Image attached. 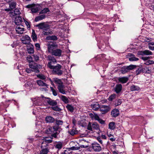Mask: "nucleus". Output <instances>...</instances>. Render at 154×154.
I'll return each instance as SVG.
<instances>
[{
    "instance_id": "nucleus-1",
    "label": "nucleus",
    "mask_w": 154,
    "mask_h": 154,
    "mask_svg": "<svg viewBox=\"0 0 154 154\" xmlns=\"http://www.w3.org/2000/svg\"><path fill=\"white\" fill-rule=\"evenodd\" d=\"M38 100H42L47 102L49 105L52 106H56L57 105V103L56 100H53L49 97L46 98L42 96L40 97H38Z\"/></svg>"
},
{
    "instance_id": "nucleus-2",
    "label": "nucleus",
    "mask_w": 154,
    "mask_h": 154,
    "mask_svg": "<svg viewBox=\"0 0 154 154\" xmlns=\"http://www.w3.org/2000/svg\"><path fill=\"white\" fill-rule=\"evenodd\" d=\"M89 115L92 120L97 121L99 123L102 125L105 124V121L100 119L97 114L90 113Z\"/></svg>"
},
{
    "instance_id": "nucleus-3",
    "label": "nucleus",
    "mask_w": 154,
    "mask_h": 154,
    "mask_svg": "<svg viewBox=\"0 0 154 154\" xmlns=\"http://www.w3.org/2000/svg\"><path fill=\"white\" fill-rule=\"evenodd\" d=\"M48 58L50 61L48 62L47 66L50 69H52L54 66L53 64L57 63V60L53 56H48Z\"/></svg>"
},
{
    "instance_id": "nucleus-4",
    "label": "nucleus",
    "mask_w": 154,
    "mask_h": 154,
    "mask_svg": "<svg viewBox=\"0 0 154 154\" xmlns=\"http://www.w3.org/2000/svg\"><path fill=\"white\" fill-rule=\"evenodd\" d=\"M61 66L59 64H57L55 66H54L52 69H53V72L55 74L58 75H61L63 74V71L60 70L61 68Z\"/></svg>"
},
{
    "instance_id": "nucleus-5",
    "label": "nucleus",
    "mask_w": 154,
    "mask_h": 154,
    "mask_svg": "<svg viewBox=\"0 0 154 154\" xmlns=\"http://www.w3.org/2000/svg\"><path fill=\"white\" fill-rule=\"evenodd\" d=\"M26 7L28 8H30L31 11L32 13L37 12L40 9V7L39 6L35 5L34 4L27 5L26 6Z\"/></svg>"
},
{
    "instance_id": "nucleus-6",
    "label": "nucleus",
    "mask_w": 154,
    "mask_h": 154,
    "mask_svg": "<svg viewBox=\"0 0 154 154\" xmlns=\"http://www.w3.org/2000/svg\"><path fill=\"white\" fill-rule=\"evenodd\" d=\"M91 146L94 151L99 152L102 149V147L97 142H94L92 143Z\"/></svg>"
},
{
    "instance_id": "nucleus-7",
    "label": "nucleus",
    "mask_w": 154,
    "mask_h": 154,
    "mask_svg": "<svg viewBox=\"0 0 154 154\" xmlns=\"http://www.w3.org/2000/svg\"><path fill=\"white\" fill-rule=\"evenodd\" d=\"M57 47V45L54 43H50L48 45V52L52 53L54 51V49Z\"/></svg>"
},
{
    "instance_id": "nucleus-8",
    "label": "nucleus",
    "mask_w": 154,
    "mask_h": 154,
    "mask_svg": "<svg viewBox=\"0 0 154 154\" xmlns=\"http://www.w3.org/2000/svg\"><path fill=\"white\" fill-rule=\"evenodd\" d=\"M21 41L23 44L29 45L31 41V39L28 35H26L22 38Z\"/></svg>"
},
{
    "instance_id": "nucleus-9",
    "label": "nucleus",
    "mask_w": 154,
    "mask_h": 154,
    "mask_svg": "<svg viewBox=\"0 0 154 154\" xmlns=\"http://www.w3.org/2000/svg\"><path fill=\"white\" fill-rule=\"evenodd\" d=\"M38 66H40V65H39L35 66L32 64L30 63L29 64V67L31 69L32 72L36 73H39V71L38 69Z\"/></svg>"
},
{
    "instance_id": "nucleus-10",
    "label": "nucleus",
    "mask_w": 154,
    "mask_h": 154,
    "mask_svg": "<svg viewBox=\"0 0 154 154\" xmlns=\"http://www.w3.org/2000/svg\"><path fill=\"white\" fill-rule=\"evenodd\" d=\"M138 54L139 55H152V53L148 50H145L143 51H140L138 52Z\"/></svg>"
},
{
    "instance_id": "nucleus-11",
    "label": "nucleus",
    "mask_w": 154,
    "mask_h": 154,
    "mask_svg": "<svg viewBox=\"0 0 154 154\" xmlns=\"http://www.w3.org/2000/svg\"><path fill=\"white\" fill-rule=\"evenodd\" d=\"M100 110L102 114L106 113L109 110V107L107 106L103 105L100 107Z\"/></svg>"
},
{
    "instance_id": "nucleus-12",
    "label": "nucleus",
    "mask_w": 154,
    "mask_h": 154,
    "mask_svg": "<svg viewBox=\"0 0 154 154\" xmlns=\"http://www.w3.org/2000/svg\"><path fill=\"white\" fill-rule=\"evenodd\" d=\"M59 128V126L57 125H55L53 127H50L48 130L49 131L48 133H53L57 131Z\"/></svg>"
},
{
    "instance_id": "nucleus-13",
    "label": "nucleus",
    "mask_w": 154,
    "mask_h": 154,
    "mask_svg": "<svg viewBox=\"0 0 154 154\" xmlns=\"http://www.w3.org/2000/svg\"><path fill=\"white\" fill-rule=\"evenodd\" d=\"M62 52V51L60 49H56L54 50L51 54L55 56L60 57L61 56Z\"/></svg>"
},
{
    "instance_id": "nucleus-14",
    "label": "nucleus",
    "mask_w": 154,
    "mask_h": 154,
    "mask_svg": "<svg viewBox=\"0 0 154 154\" xmlns=\"http://www.w3.org/2000/svg\"><path fill=\"white\" fill-rule=\"evenodd\" d=\"M23 22L21 17L20 16L16 17L15 18V23L17 25H21Z\"/></svg>"
},
{
    "instance_id": "nucleus-15",
    "label": "nucleus",
    "mask_w": 154,
    "mask_h": 154,
    "mask_svg": "<svg viewBox=\"0 0 154 154\" xmlns=\"http://www.w3.org/2000/svg\"><path fill=\"white\" fill-rule=\"evenodd\" d=\"M129 56L130 57L129 60L130 61H136L139 60V58L135 57V55L131 53L128 54Z\"/></svg>"
},
{
    "instance_id": "nucleus-16",
    "label": "nucleus",
    "mask_w": 154,
    "mask_h": 154,
    "mask_svg": "<svg viewBox=\"0 0 154 154\" xmlns=\"http://www.w3.org/2000/svg\"><path fill=\"white\" fill-rule=\"evenodd\" d=\"M37 76L38 78L42 80H44L45 82H46L48 79V78L47 76L42 74L37 75Z\"/></svg>"
},
{
    "instance_id": "nucleus-17",
    "label": "nucleus",
    "mask_w": 154,
    "mask_h": 154,
    "mask_svg": "<svg viewBox=\"0 0 154 154\" xmlns=\"http://www.w3.org/2000/svg\"><path fill=\"white\" fill-rule=\"evenodd\" d=\"M24 29L21 27L20 26H17L16 28V30L18 34H22L23 33Z\"/></svg>"
},
{
    "instance_id": "nucleus-18",
    "label": "nucleus",
    "mask_w": 154,
    "mask_h": 154,
    "mask_svg": "<svg viewBox=\"0 0 154 154\" xmlns=\"http://www.w3.org/2000/svg\"><path fill=\"white\" fill-rule=\"evenodd\" d=\"M27 51L28 53L29 54L33 53L34 52L33 46L31 44H29L27 46Z\"/></svg>"
},
{
    "instance_id": "nucleus-19",
    "label": "nucleus",
    "mask_w": 154,
    "mask_h": 154,
    "mask_svg": "<svg viewBox=\"0 0 154 154\" xmlns=\"http://www.w3.org/2000/svg\"><path fill=\"white\" fill-rule=\"evenodd\" d=\"M118 80L119 82L124 84L128 82V79L127 77H123L119 78Z\"/></svg>"
},
{
    "instance_id": "nucleus-20",
    "label": "nucleus",
    "mask_w": 154,
    "mask_h": 154,
    "mask_svg": "<svg viewBox=\"0 0 154 154\" xmlns=\"http://www.w3.org/2000/svg\"><path fill=\"white\" fill-rule=\"evenodd\" d=\"M111 114L112 116L116 117L119 114V110L118 109H115L112 110Z\"/></svg>"
},
{
    "instance_id": "nucleus-21",
    "label": "nucleus",
    "mask_w": 154,
    "mask_h": 154,
    "mask_svg": "<svg viewBox=\"0 0 154 154\" xmlns=\"http://www.w3.org/2000/svg\"><path fill=\"white\" fill-rule=\"evenodd\" d=\"M122 88V85L121 84H118L116 85L115 88V91L117 93H119L121 91Z\"/></svg>"
},
{
    "instance_id": "nucleus-22",
    "label": "nucleus",
    "mask_w": 154,
    "mask_h": 154,
    "mask_svg": "<svg viewBox=\"0 0 154 154\" xmlns=\"http://www.w3.org/2000/svg\"><path fill=\"white\" fill-rule=\"evenodd\" d=\"M10 16L12 17L13 16L20 14V12L19 9H15L14 10V12H10Z\"/></svg>"
},
{
    "instance_id": "nucleus-23",
    "label": "nucleus",
    "mask_w": 154,
    "mask_h": 154,
    "mask_svg": "<svg viewBox=\"0 0 154 154\" xmlns=\"http://www.w3.org/2000/svg\"><path fill=\"white\" fill-rule=\"evenodd\" d=\"M64 86L63 84L58 85V89L59 92L63 94H66V92L64 89Z\"/></svg>"
},
{
    "instance_id": "nucleus-24",
    "label": "nucleus",
    "mask_w": 154,
    "mask_h": 154,
    "mask_svg": "<svg viewBox=\"0 0 154 154\" xmlns=\"http://www.w3.org/2000/svg\"><path fill=\"white\" fill-rule=\"evenodd\" d=\"M54 119L53 117L48 116L45 118V121L47 122L48 123H53L54 121Z\"/></svg>"
},
{
    "instance_id": "nucleus-25",
    "label": "nucleus",
    "mask_w": 154,
    "mask_h": 154,
    "mask_svg": "<svg viewBox=\"0 0 154 154\" xmlns=\"http://www.w3.org/2000/svg\"><path fill=\"white\" fill-rule=\"evenodd\" d=\"M88 146V145H80V146H73L71 148L72 150H77L79 149L80 147L83 148H86Z\"/></svg>"
},
{
    "instance_id": "nucleus-26",
    "label": "nucleus",
    "mask_w": 154,
    "mask_h": 154,
    "mask_svg": "<svg viewBox=\"0 0 154 154\" xmlns=\"http://www.w3.org/2000/svg\"><path fill=\"white\" fill-rule=\"evenodd\" d=\"M36 82L37 84L40 86L42 87H47L48 86V85L44 82L43 81L41 80H37Z\"/></svg>"
},
{
    "instance_id": "nucleus-27",
    "label": "nucleus",
    "mask_w": 154,
    "mask_h": 154,
    "mask_svg": "<svg viewBox=\"0 0 154 154\" xmlns=\"http://www.w3.org/2000/svg\"><path fill=\"white\" fill-rule=\"evenodd\" d=\"M52 141V138L50 137H44L43 141L42 143L43 144L45 143H51Z\"/></svg>"
},
{
    "instance_id": "nucleus-28",
    "label": "nucleus",
    "mask_w": 154,
    "mask_h": 154,
    "mask_svg": "<svg viewBox=\"0 0 154 154\" xmlns=\"http://www.w3.org/2000/svg\"><path fill=\"white\" fill-rule=\"evenodd\" d=\"M69 133L72 136L78 133V131L75 128H73L72 129H70L69 131Z\"/></svg>"
},
{
    "instance_id": "nucleus-29",
    "label": "nucleus",
    "mask_w": 154,
    "mask_h": 154,
    "mask_svg": "<svg viewBox=\"0 0 154 154\" xmlns=\"http://www.w3.org/2000/svg\"><path fill=\"white\" fill-rule=\"evenodd\" d=\"M55 148L58 149V150L61 149L63 147V143L61 142H58L55 143L54 145Z\"/></svg>"
},
{
    "instance_id": "nucleus-30",
    "label": "nucleus",
    "mask_w": 154,
    "mask_h": 154,
    "mask_svg": "<svg viewBox=\"0 0 154 154\" xmlns=\"http://www.w3.org/2000/svg\"><path fill=\"white\" fill-rule=\"evenodd\" d=\"M45 17V14L41 15L40 16L37 17L35 18V21L36 22L38 21L39 20H41L44 19Z\"/></svg>"
},
{
    "instance_id": "nucleus-31",
    "label": "nucleus",
    "mask_w": 154,
    "mask_h": 154,
    "mask_svg": "<svg viewBox=\"0 0 154 154\" xmlns=\"http://www.w3.org/2000/svg\"><path fill=\"white\" fill-rule=\"evenodd\" d=\"M91 107L94 110H97L100 107V105L97 103L93 104L91 105Z\"/></svg>"
},
{
    "instance_id": "nucleus-32",
    "label": "nucleus",
    "mask_w": 154,
    "mask_h": 154,
    "mask_svg": "<svg viewBox=\"0 0 154 154\" xmlns=\"http://www.w3.org/2000/svg\"><path fill=\"white\" fill-rule=\"evenodd\" d=\"M107 135L109 138V139L112 142H113L115 141L116 139L114 137V136L110 133H109L108 132H107Z\"/></svg>"
},
{
    "instance_id": "nucleus-33",
    "label": "nucleus",
    "mask_w": 154,
    "mask_h": 154,
    "mask_svg": "<svg viewBox=\"0 0 154 154\" xmlns=\"http://www.w3.org/2000/svg\"><path fill=\"white\" fill-rule=\"evenodd\" d=\"M151 72V70L148 67H146L145 68H143V73H150Z\"/></svg>"
},
{
    "instance_id": "nucleus-34",
    "label": "nucleus",
    "mask_w": 154,
    "mask_h": 154,
    "mask_svg": "<svg viewBox=\"0 0 154 154\" xmlns=\"http://www.w3.org/2000/svg\"><path fill=\"white\" fill-rule=\"evenodd\" d=\"M116 127L115 122H110L109 124V128L112 130H114Z\"/></svg>"
},
{
    "instance_id": "nucleus-35",
    "label": "nucleus",
    "mask_w": 154,
    "mask_h": 154,
    "mask_svg": "<svg viewBox=\"0 0 154 154\" xmlns=\"http://www.w3.org/2000/svg\"><path fill=\"white\" fill-rule=\"evenodd\" d=\"M46 39L48 40H52L54 41L57 40V38L55 35H52L47 37Z\"/></svg>"
},
{
    "instance_id": "nucleus-36",
    "label": "nucleus",
    "mask_w": 154,
    "mask_h": 154,
    "mask_svg": "<svg viewBox=\"0 0 154 154\" xmlns=\"http://www.w3.org/2000/svg\"><path fill=\"white\" fill-rule=\"evenodd\" d=\"M128 71V70L126 66L122 67L120 70L122 74H124Z\"/></svg>"
},
{
    "instance_id": "nucleus-37",
    "label": "nucleus",
    "mask_w": 154,
    "mask_h": 154,
    "mask_svg": "<svg viewBox=\"0 0 154 154\" xmlns=\"http://www.w3.org/2000/svg\"><path fill=\"white\" fill-rule=\"evenodd\" d=\"M31 38L34 42H35L37 41V36L35 33V31L33 30L32 31Z\"/></svg>"
},
{
    "instance_id": "nucleus-38",
    "label": "nucleus",
    "mask_w": 154,
    "mask_h": 154,
    "mask_svg": "<svg viewBox=\"0 0 154 154\" xmlns=\"http://www.w3.org/2000/svg\"><path fill=\"white\" fill-rule=\"evenodd\" d=\"M130 90L131 91H139L140 90V88L137 86L132 85L130 88Z\"/></svg>"
},
{
    "instance_id": "nucleus-39",
    "label": "nucleus",
    "mask_w": 154,
    "mask_h": 154,
    "mask_svg": "<svg viewBox=\"0 0 154 154\" xmlns=\"http://www.w3.org/2000/svg\"><path fill=\"white\" fill-rule=\"evenodd\" d=\"M144 64L147 65L154 64V61L152 60H149L148 59L147 61L144 63Z\"/></svg>"
},
{
    "instance_id": "nucleus-40",
    "label": "nucleus",
    "mask_w": 154,
    "mask_h": 154,
    "mask_svg": "<svg viewBox=\"0 0 154 154\" xmlns=\"http://www.w3.org/2000/svg\"><path fill=\"white\" fill-rule=\"evenodd\" d=\"M66 108L67 109L71 112H72L74 110V108L71 105L67 104L66 106Z\"/></svg>"
},
{
    "instance_id": "nucleus-41",
    "label": "nucleus",
    "mask_w": 154,
    "mask_h": 154,
    "mask_svg": "<svg viewBox=\"0 0 154 154\" xmlns=\"http://www.w3.org/2000/svg\"><path fill=\"white\" fill-rule=\"evenodd\" d=\"M16 3L14 2H12L9 4V7L11 10L14 8L16 7Z\"/></svg>"
},
{
    "instance_id": "nucleus-42",
    "label": "nucleus",
    "mask_w": 154,
    "mask_h": 154,
    "mask_svg": "<svg viewBox=\"0 0 154 154\" xmlns=\"http://www.w3.org/2000/svg\"><path fill=\"white\" fill-rule=\"evenodd\" d=\"M62 100L65 103H69V100L68 98L65 96L62 95L61 96Z\"/></svg>"
},
{
    "instance_id": "nucleus-43",
    "label": "nucleus",
    "mask_w": 154,
    "mask_h": 154,
    "mask_svg": "<svg viewBox=\"0 0 154 154\" xmlns=\"http://www.w3.org/2000/svg\"><path fill=\"white\" fill-rule=\"evenodd\" d=\"M92 127L94 129L98 130L99 128V125L97 123H93L92 125Z\"/></svg>"
},
{
    "instance_id": "nucleus-44",
    "label": "nucleus",
    "mask_w": 154,
    "mask_h": 154,
    "mask_svg": "<svg viewBox=\"0 0 154 154\" xmlns=\"http://www.w3.org/2000/svg\"><path fill=\"white\" fill-rule=\"evenodd\" d=\"M45 24V23H41L36 25V26L38 27L39 29H43Z\"/></svg>"
},
{
    "instance_id": "nucleus-45",
    "label": "nucleus",
    "mask_w": 154,
    "mask_h": 154,
    "mask_svg": "<svg viewBox=\"0 0 154 154\" xmlns=\"http://www.w3.org/2000/svg\"><path fill=\"white\" fill-rule=\"evenodd\" d=\"M141 72L143 73V68L141 67L138 68L136 71V73L137 75L140 74Z\"/></svg>"
},
{
    "instance_id": "nucleus-46",
    "label": "nucleus",
    "mask_w": 154,
    "mask_h": 154,
    "mask_svg": "<svg viewBox=\"0 0 154 154\" xmlns=\"http://www.w3.org/2000/svg\"><path fill=\"white\" fill-rule=\"evenodd\" d=\"M122 101L121 100H116L114 102V105L115 106H117L121 104Z\"/></svg>"
},
{
    "instance_id": "nucleus-47",
    "label": "nucleus",
    "mask_w": 154,
    "mask_h": 154,
    "mask_svg": "<svg viewBox=\"0 0 154 154\" xmlns=\"http://www.w3.org/2000/svg\"><path fill=\"white\" fill-rule=\"evenodd\" d=\"M55 123L56 125L58 126L59 125H62L63 123V122L61 120L56 119L55 120Z\"/></svg>"
},
{
    "instance_id": "nucleus-48",
    "label": "nucleus",
    "mask_w": 154,
    "mask_h": 154,
    "mask_svg": "<svg viewBox=\"0 0 154 154\" xmlns=\"http://www.w3.org/2000/svg\"><path fill=\"white\" fill-rule=\"evenodd\" d=\"M49 10L48 8H44L43 10H42L39 13V14H43L46 13L47 12H49Z\"/></svg>"
},
{
    "instance_id": "nucleus-49",
    "label": "nucleus",
    "mask_w": 154,
    "mask_h": 154,
    "mask_svg": "<svg viewBox=\"0 0 154 154\" xmlns=\"http://www.w3.org/2000/svg\"><path fill=\"white\" fill-rule=\"evenodd\" d=\"M127 67L129 71L136 68V66L135 65H130L129 66H127Z\"/></svg>"
},
{
    "instance_id": "nucleus-50",
    "label": "nucleus",
    "mask_w": 154,
    "mask_h": 154,
    "mask_svg": "<svg viewBox=\"0 0 154 154\" xmlns=\"http://www.w3.org/2000/svg\"><path fill=\"white\" fill-rule=\"evenodd\" d=\"M54 81L56 83L59 84V85L63 84V82L60 79L56 78V79H54Z\"/></svg>"
},
{
    "instance_id": "nucleus-51",
    "label": "nucleus",
    "mask_w": 154,
    "mask_h": 154,
    "mask_svg": "<svg viewBox=\"0 0 154 154\" xmlns=\"http://www.w3.org/2000/svg\"><path fill=\"white\" fill-rule=\"evenodd\" d=\"M116 94H114L110 95L108 98V100L109 101H112L116 97Z\"/></svg>"
},
{
    "instance_id": "nucleus-52",
    "label": "nucleus",
    "mask_w": 154,
    "mask_h": 154,
    "mask_svg": "<svg viewBox=\"0 0 154 154\" xmlns=\"http://www.w3.org/2000/svg\"><path fill=\"white\" fill-rule=\"evenodd\" d=\"M48 152V149L46 148L43 149L40 151V154H47Z\"/></svg>"
},
{
    "instance_id": "nucleus-53",
    "label": "nucleus",
    "mask_w": 154,
    "mask_h": 154,
    "mask_svg": "<svg viewBox=\"0 0 154 154\" xmlns=\"http://www.w3.org/2000/svg\"><path fill=\"white\" fill-rule=\"evenodd\" d=\"M52 109L53 110L57 111H60L61 110L59 108L57 105L52 106Z\"/></svg>"
},
{
    "instance_id": "nucleus-54",
    "label": "nucleus",
    "mask_w": 154,
    "mask_h": 154,
    "mask_svg": "<svg viewBox=\"0 0 154 154\" xmlns=\"http://www.w3.org/2000/svg\"><path fill=\"white\" fill-rule=\"evenodd\" d=\"M50 26L48 25L45 24L44 26L43 30H45V31H47L50 29Z\"/></svg>"
},
{
    "instance_id": "nucleus-55",
    "label": "nucleus",
    "mask_w": 154,
    "mask_h": 154,
    "mask_svg": "<svg viewBox=\"0 0 154 154\" xmlns=\"http://www.w3.org/2000/svg\"><path fill=\"white\" fill-rule=\"evenodd\" d=\"M50 88L54 95L55 96H57V93L56 91L52 87H51Z\"/></svg>"
},
{
    "instance_id": "nucleus-56",
    "label": "nucleus",
    "mask_w": 154,
    "mask_h": 154,
    "mask_svg": "<svg viewBox=\"0 0 154 154\" xmlns=\"http://www.w3.org/2000/svg\"><path fill=\"white\" fill-rule=\"evenodd\" d=\"M79 142L80 143H87L88 142L83 138H81L79 140Z\"/></svg>"
},
{
    "instance_id": "nucleus-57",
    "label": "nucleus",
    "mask_w": 154,
    "mask_h": 154,
    "mask_svg": "<svg viewBox=\"0 0 154 154\" xmlns=\"http://www.w3.org/2000/svg\"><path fill=\"white\" fill-rule=\"evenodd\" d=\"M102 138L100 137H98L97 138V140L98 142L102 145H103V141L102 140Z\"/></svg>"
},
{
    "instance_id": "nucleus-58",
    "label": "nucleus",
    "mask_w": 154,
    "mask_h": 154,
    "mask_svg": "<svg viewBox=\"0 0 154 154\" xmlns=\"http://www.w3.org/2000/svg\"><path fill=\"white\" fill-rule=\"evenodd\" d=\"M27 60L29 62V63L31 62H33L32 58L30 56H29L27 57Z\"/></svg>"
},
{
    "instance_id": "nucleus-59",
    "label": "nucleus",
    "mask_w": 154,
    "mask_h": 154,
    "mask_svg": "<svg viewBox=\"0 0 154 154\" xmlns=\"http://www.w3.org/2000/svg\"><path fill=\"white\" fill-rule=\"evenodd\" d=\"M150 57H141V59L144 60L145 62H146V61L148 60V59Z\"/></svg>"
},
{
    "instance_id": "nucleus-60",
    "label": "nucleus",
    "mask_w": 154,
    "mask_h": 154,
    "mask_svg": "<svg viewBox=\"0 0 154 154\" xmlns=\"http://www.w3.org/2000/svg\"><path fill=\"white\" fill-rule=\"evenodd\" d=\"M33 58L35 61H37L38 60L39 57L38 56L36 55H33Z\"/></svg>"
},
{
    "instance_id": "nucleus-61",
    "label": "nucleus",
    "mask_w": 154,
    "mask_h": 154,
    "mask_svg": "<svg viewBox=\"0 0 154 154\" xmlns=\"http://www.w3.org/2000/svg\"><path fill=\"white\" fill-rule=\"evenodd\" d=\"M43 33L45 35H48L51 33V32H47V31H43Z\"/></svg>"
},
{
    "instance_id": "nucleus-62",
    "label": "nucleus",
    "mask_w": 154,
    "mask_h": 154,
    "mask_svg": "<svg viewBox=\"0 0 154 154\" xmlns=\"http://www.w3.org/2000/svg\"><path fill=\"white\" fill-rule=\"evenodd\" d=\"M32 85L31 83L29 82H27L25 84L26 87L30 86Z\"/></svg>"
},
{
    "instance_id": "nucleus-63",
    "label": "nucleus",
    "mask_w": 154,
    "mask_h": 154,
    "mask_svg": "<svg viewBox=\"0 0 154 154\" xmlns=\"http://www.w3.org/2000/svg\"><path fill=\"white\" fill-rule=\"evenodd\" d=\"M100 137H101L102 139L106 140L107 139V137L105 135L102 134Z\"/></svg>"
},
{
    "instance_id": "nucleus-64",
    "label": "nucleus",
    "mask_w": 154,
    "mask_h": 154,
    "mask_svg": "<svg viewBox=\"0 0 154 154\" xmlns=\"http://www.w3.org/2000/svg\"><path fill=\"white\" fill-rule=\"evenodd\" d=\"M26 71L28 73H30L31 72H32V69L29 68H26Z\"/></svg>"
}]
</instances>
